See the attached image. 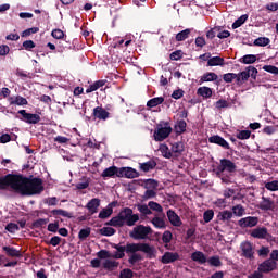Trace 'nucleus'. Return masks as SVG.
<instances>
[{"mask_svg":"<svg viewBox=\"0 0 278 278\" xmlns=\"http://www.w3.org/2000/svg\"><path fill=\"white\" fill-rule=\"evenodd\" d=\"M9 190L21 194V197H34V194H42L45 186H42L41 178H29L23 174L11 173Z\"/></svg>","mask_w":278,"mask_h":278,"instance_id":"f257e3e1","label":"nucleus"},{"mask_svg":"<svg viewBox=\"0 0 278 278\" xmlns=\"http://www.w3.org/2000/svg\"><path fill=\"white\" fill-rule=\"evenodd\" d=\"M140 252L146 254L147 260H155V253H157L155 247L149 243H127V255H130L128 263L131 264V266H135V264H138V262H142L144 260Z\"/></svg>","mask_w":278,"mask_h":278,"instance_id":"f03ea898","label":"nucleus"},{"mask_svg":"<svg viewBox=\"0 0 278 278\" xmlns=\"http://www.w3.org/2000/svg\"><path fill=\"white\" fill-rule=\"evenodd\" d=\"M238 172V165L233 163V161L229 159H220L219 164L214 169V173L218 179H220L222 184H233V177H236V173Z\"/></svg>","mask_w":278,"mask_h":278,"instance_id":"7ed1b4c3","label":"nucleus"},{"mask_svg":"<svg viewBox=\"0 0 278 278\" xmlns=\"http://www.w3.org/2000/svg\"><path fill=\"white\" fill-rule=\"evenodd\" d=\"M138 220H140V215L134 214V210L130 207H125L117 216L112 217L106 225L110 227H125V225H127V227H134Z\"/></svg>","mask_w":278,"mask_h":278,"instance_id":"20e7f679","label":"nucleus"},{"mask_svg":"<svg viewBox=\"0 0 278 278\" xmlns=\"http://www.w3.org/2000/svg\"><path fill=\"white\" fill-rule=\"evenodd\" d=\"M173 134V127H170V123L161 122L156 125V129L154 130V140L155 142H164L168 136Z\"/></svg>","mask_w":278,"mask_h":278,"instance_id":"39448f33","label":"nucleus"},{"mask_svg":"<svg viewBox=\"0 0 278 278\" xmlns=\"http://www.w3.org/2000/svg\"><path fill=\"white\" fill-rule=\"evenodd\" d=\"M153 235V228L151 226H144L142 224L137 225L129 232L132 240H149V236Z\"/></svg>","mask_w":278,"mask_h":278,"instance_id":"423d86ee","label":"nucleus"},{"mask_svg":"<svg viewBox=\"0 0 278 278\" xmlns=\"http://www.w3.org/2000/svg\"><path fill=\"white\" fill-rule=\"evenodd\" d=\"M250 236L252 238H256L257 240H266L267 242H275V237L268 232V228L266 227H257L254 228Z\"/></svg>","mask_w":278,"mask_h":278,"instance_id":"0eeeda50","label":"nucleus"},{"mask_svg":"<svg viewBox=\"0 0 278 278\" xmlns=\"http://www.w3.org/2000/svg\"><path fill=\"white\" fill-rule=\"evenodd\" d=\"M17 114H21V116L16 115L15 118H18V121H23L28 125H38V123H40V115L38 114L27 113L26 110H20Z\"/></svg>","mask_w":278,"mask_h":278,"instance_id":"6e6552de","label":"nucleus"},{"mask_svg":"<svg viewBox=\"0 0 278 278\" xmlns=\"http://www.w3.org/2000/svg\"><path fill=\"white\" fill-rule=\"evenodd\" d=\"M241 255L245 257V260H254L255 251H253V243L250 241L242 242L240 245Z\"/></svg>","mask_w":278,"mask_h":278,"instance_id":"1a4fd4ad","label":"nucleus"},{"mask_svg":"<svg viewBox=\"0 0 278 278\" xmlns=\"http://www.w3.org/2000/svg\"><path fill=\"white\" fill-rule=\"evenodd\" d=\"M136 179L140 177V173L132 167H119L118 178Z\"/></svg>","mask_w":278,"mask_h":278,"instance_id":"9d476101","label":"nucleus"},{"mask_svg":"<svg viewBox=\"0 0 278 278\" xmlns=\"http://www.w3.org/2000/svg\"><path fill=\"white\" fill-rule=\"evenodd\" d=\"M260 223V218L255 216H248L239 219L238 225L242 229L251 228V227H257V224Z\"/></svg>","mask_w":278,"mask_h":278,"instance_id":"9b49d317","label":"nucleus"},{"mask_svg":"<svg viewBox=\"0 0 278 278\" xmlns=\"http://www.w3.org/2000/svg\"><path fill=\"white\" fill-rule=\"evenodd\" d=\"M273 270H277V262L273 258L265 260L258 265L260 273H273Z\"/></svg>","mask_w":278,"mask_h":278,"instance_id":"f8f14e48","label":"nucleus"},{"mask_svg":"<svg viewBox=\"0 0 278 278\" xmlns=\"http://www.w3.org/2000/svg\"><path fill=\"white\" fill-rule=\"evenodd\" d=\"M210 144H217L218 147H222V149L229 150V142L225 140V138L218 136V135H213L208 138Z\"/></svg>","mask_w":278,"mask_h":278,"instance_id":"ddd939ff","label":"nucleus"},{"mask_svg":"<svg viewBox=\"0 0 278 278\" xmlns=\"http://www.w3.org/2000/svg\"><path fill=\"white\" fill-rule=\"evenodd\" d=\"M121 172V167L117 166H111L105 168L102 174L101 177L102 179H114L115 177H118V173Z\"/></svg>","mask_w":278,"mask_h":278,"instance_id":"4468645a","label":"nucleus"},{"mask_svg":"<svg viewBox=\"0 0 278 278\" xmlns=\"http://www.w3.org/2000/svg\"><path fill=\"white\" fill-rule=\"evenodd\" d=\"M167 218L173 227H181V225H184L181 217H179V215H177V213L173 210L167 211Z\"/></svg>","mask_w":278,"mask_h":278,"instance_id":"2eb2a0df","label":"nucleus"},{"mask_svg":"<svg viewBox=\"0 0 278 278\" xmlns=\"http://www.w3.org/2000/svg\"><path fill=\"white\" fill-rule=\"evenodd\" d=\"M179 260V253L177 252H165L161 258L162 264H173Z\"/></svg>","mask_w":278,"mask_h":278,"instance_id":"dca6fc26","label":"nucleus"},{"mask_svg":"<svg viewBox=\"0 0 278 278\" xmlns=\"http://www.w3.org/2000/svg\"><path fill=\"white\" fill-rule=\"evenodd\" d=\"M260 210L264 212H268L270 210H275V202L270 200V198L262 197V201L258 205Z\"/></svg>","mask_w":278,"mask_h":278,"instance_id":"f3484780","label":"nucleus"},{"mask_svg":"<svg viewBox=\"0 0 278 278\" xmlns=\"http://www.w3.org/2000/svg\"><path fill=\"white\" fill-rule=\"evenodd\" d=\"M93 116L99 118V121H108L110 118V112L101 106H97L93 109Z\"/></svg>","mask_w":278,"mask_h":278,"instance_id":"a211bd4d","label":"nucleus"},{"mask_svg":"<svg viewBox=\"0 0 278 278\" xmlns=\"http://www.w3.org/2000/svg\"><path fill=\"white\" fill-rule=\"evenodd\" d=\"M111 247H112V249L117 250V252L114 254L115 260H123V257H125V253H127V243H126V245L113 243V244H111Z\"/></svg>","mask_w":278,"mask_h":278,"instance_id":"6ab92c4d","label":"nucleus"},{"mask_svg":"<svg viewBox=\"0 0 278 278\" xmlns=\"http://www.w3.org/2000/svg\"><path fill=\"white\" fill-rule=\"evenodd\" d=\"M155 166H157V162L150 160L144 163H139V170L142 173H150V170H154Z\"/></svg>","mask_w":278,"mask_h":278,"instance_id":"aec40b11","label":"nucleus"},{"mask_svg":"<svg viewBox=\"0 0 278 278\" xmlns=\"http://www.w3.org/2000/svg\"><path fill=\"white\" fill-rule=\"evenodd\" d=\"M2 251L8 255V257H23V252L16 250L14 247L4 245Z\"/></svg>","mask_w":278,"mask_h":278,"instance_id":"412c9836","label":"nucleus"},{"mask_svg":"<svg viewBox=\"0 0 278 278\" xmlns=\"http://www.w3.org/2000/svg\"><path fill=\"white\" fill-rule=\"evenodd\" d=\"M100 205L101 200H99L98 198H93L87 203L86 207L87 210H89V212H91V214H97Z\"/></svg>","mask_w":278,"mask_h":278,"instance_id":"4be33fe9","label":"nucleus"},{"mask_svg":"<svg viewBox=\"0 0 278 278\" xmlns=\"http://www.w3.org/2000/svg\"><path fill=\"white\" fill-rule=\"evenodd\" d=\"M205 81H218V74L214 72H206L200 78V84H205Z\"/></svg>","mask_w":278,"mask_h":278,"instance_id":"5701e85b","label":"nucleus"},{"mask_svg":"<svg viewBox=\"0 0 278 278\" xmlns=\"http://www.w3.org/2000/svg\"><path fill=\"white\" fill-rule=\"evenodd\" d=\"M12 174L0 176V190H10Z\"/></svg>","mask_w":278,"mask_h":278,"instance_id":"b1692460","label":"nucleus"},{"mask_svg":"<svg viewBox=\"0 0 278 278\" xmlns=\"http://www.w3.org/2000/svg\"><path fill=\"white\" fill-rule=\"evenodd\" d=\"M191 260L198 262V264H205L207 262V256L201 251H195L191 254Z\"/></svg>","mask_w":278,"mask_h":278,"instance_id":"393cba45","label":"nucleus"},{"mask_svg":"<svg viewBox=\"0 0 278 278\" xmlns=\"http://www.w3.org/2000/svg\"><path fill=\"white\" fill-rule=\"evenodd\" d=\"M105 84H108V80H105V79L97 80L94 84L90 85L86 89V93L90 94V92H96V90H99V88H103V86H105Z\"/></svg>","mask_w":278,"mask_h":278,"instance_id":"a878e982","label":"nucleus"},{"mask_svg":"<svg viewBox=\"0 0 278 278\" xmlns=\"http://www.w3.org/2000/svg\"><path fill=\"white\" fill-rule=\"evenodd\" d=\"M206 66H225V59L222 56H211Z\"/></svg>","mask_w":278,"mask_h":278,"instance_id":"bb28decb","label":"nucleus"},{"mask_svg":"<svg viewBox=\"0 0 278 278\" xmlns=\"http://www.w3.org/2000/svg\"><path fill=\"white\" fill-rule=\"evenodd\" d=\"M186 127H188V124L186 123V121H184V119L177 121V123L174 127L177 136H181V134H185Z\"/></svg>","mask_w":278,"mask_h":278,"instance_id":"cd10ccee","label":"nucleus"},{"mask_svg":"<svg viewBox=\"0 0 278 278\" xmlns=\"http://www.w3.org/2000/svg\"><path fill=\"white\" fill-rule=\"evenodd\" d=\"M197 94L199 97H203V99H211V97H212V88H210V87H200L197 90Z\"/></svg>","mask_w":278,"mask_h":278,"instance_id":"c85d7f7f","label":"nucleus"},{"mask_svg":"<svg viewBox=\"0 0 278 278\" xmlns=\"http://www.w3.org/2000/svg\"><path fill=\"white\" fill-rule=\"evenodd\" d=\"M10 105H27V99L21 96H16L15 98H9Z\"/></svg>","mask_w":278,"mask_h":278,"instance_id":"c756f323","label":"nucleus"},{"mask_svg":"<svg viewBox=\"0 0 278 278\" xmlns=\"http://www.w3.org/2000/svg\"><path fill=\"white\" fill-rule=\"evenodd\" d=\"M190 34H192V29L186 28L176 35V41L184 42V40H188V38H190Z\"/></svg>","mask_w":278,"mask_h":278,"instance_id":"7c9ffc66","label":"nucleus"},{"mask_svg":"<svg viewBox=\"0 0 278 278\" xmlns=\"http://www.w3.org/2000/svg\"><path fill=\"white\" fill-rule=\"evenodd\" d=\"M146 190H157L160 182L153 178L146 179L143 181Z\"/></svg>","mask_w":278,"mask_h":278,"instance_id":"2f4dec72","label":"nucleus"},{"mask_svg":"<svg viewBox=\"0 0 278 278\" xmlns=\"http://www.w3.org/2000/svg\"><path fill=\"white\" fill-rule=\"evenodd\" d=\"M186 151V146L184 142L178 141L172 144V153H176V155H181V152Z\"/></svg>","mask_w":278,"mask_h":278,"instance_id":"473e14b6","label":"nucleus"},{"mask_svg":"<svg viewBox=\"0 0 278 278\" xmlns=\"http://www.w3.org/2000/svg\"><path fill=\"white\" fill-rule=\"evenodd\" d=\"M48 223L49 218H39L31 223L30 229H42Z\"/></svg>","mask_w":278,"mask_h":278,"instance_id":"72a5a7b5","label":"nucleus"},{"mask_svg":"<svg viewBox=\"0 0 278 278\" xmlns=\"http://www.w3.org/2000/svg\"><path fill=\"white\" fill-rule=\"evenodd\" d=\"M52 216H63L64 218H73V213L62 208H54L51 211Z\"/></svg>","mask_w":278,"mask_h":278,"instance_id":"f704fd0d","label":"nucleus"},{"mask_svg":"<svg viewBox=\"0 0 278 278\" xmlns=\"http://www.w3.org/2000/svg\"><path fill=\"white\" fill-rule=\"evenodd\" d=\"M247 21H249V15L248 14L241 15L239 18H237L232 23V29H238V27H242V25H244Z\"/></svg>","mask_w":278,"mask_h":278,"instance_id":"c9c22d12","label":"nucleus"},{"mask_svg":"<svg viewBox=\"0 0 278 278\" xmlns=\"http://www.w3.org/2000/svg\"><path fill=\"white\" fill-rule=\"evenodd\" d=\"M244 81H249V72L245 68V71L237 74V86H242Z\"/></svg>","mask_w":278,"mask_h":278,"instance_id":"e433bc0d","label":"nucleus"},{"mask_svg":"<svg viewBox=\"0 0 278 278\" xmlns=\"http://www.w3.org/2000/svg\"><path fill=\"white\" fill-rule=\"evenodd\" d=\"M164 103V97L152 98L147 102V108H157Z\"/></svg>","mask_w":278,"mask_h":278,"instance_id":"4c0bfd02","label":"nucleus"},{"mask_svg":"<svg viewBox=\"0 0 278 278\" xmlns=\"http://www.w3.org/2000/svg\"><path fill=\"white\" fill-rule=\"evenodd\" d=\"M151 223L156 229H166V222L162 217H154Z\"/></svg>","mask_w":278,"mask_h":278,"instance_id":"58836bf2","label":"nucleus"},{"mask_svg":"<svg viewBox=\"0 0 278 278\" xmlns=\"http://www.w3.org/2000/svg\"><path fill=\"white\" fill-rule=\"evenodd\" d=\"M240 62L242 64H255L257 56L255 54H247L241 58Z\"/></svg>","mask_w":278,"mask_h":278,"instance_id":"ea45409f","label":"nucleus"},{"mask_svg":"<svg viewBox=\"0 0 278 278\" xmlns=\"http://www.w3.org/2000/svg\"><path fill=\"white\" fill-rule=\"evenodd\" d=\"M270 39L268 37H258L254 40V47H268Z\"/></svg>","mask_w":278,"mask_h":278,"instance_id":"a19ab883","label":"nucleus"},{"mask_svg":"<svg viewBox=\"0 0 278 278\" xmlns=\"http://www.w3.org/2000/svg\"><path fill=\"white\" fill-rule=\"evenodd\" d=\"M206 262L210 264V266H215V268L223 266V262L218 255L211 256L208 260H206Z\"/></svg>","mask_w":278,"mask_h":278,"instance_id":"79ce46f5","label":"nucleus"},{"mask_svg":"<svg viewBox=\"0 0 278 278\" xmlns=\"http://www.w3.org/2000/svg\"><path fill=\"white\" fill-rule=\"evenodd\" d=\"M137 210L138 212H140V214H143V216H151V214H153V212L147 204H138Z\"/></svg>","mask_w":278,"mask_h":278,"instance_id":"37998d69","label":"nucleus"},{"mask_svg":"<svg viewBox=\"0 0 278 278\" xmlns=\"http://www.w3.org/2000/svg\"><path fill=\"white\" fill-rule=\"evenodd\" d=\"M218 218H219V220H223L224 223H225V220H231V218H233V212H231V211L219 212Z\"/></svg>","mask_w":278,"mask_h":278,"instance_id":"c03bdc74","label":"nucleus"},{"mask_svg":"<svg viewBox=\"0 0 278 278\" xmlns=\"http://www.w3.org/2000/svg\"><path fill=\"white\" fill-rule=\"evenodd\" d=\"M114 233H116V229L112 228V227H103L99 230V235L100 236H114Z\"/></svg>","mask_w":278,"mask_h":278,"instance_id":"a18cd8bd","label":"nucleus"},{"mask_svg":"<svg viewBox=\"0 0 278 278\" xmlns=\"http://www.w3.org/2000/svg\"><path fill=\"white\" fill-rule=\"evenodd\" d=\"M266 190L269 192H278V180H271L265 184Z\"/></svg>","mask_w":278,"mask_h":278,"instance_id":"49530a36","label":"nucleus"},{"mask_svg":"<svg viewBox=\"0 0 278 278\" xmlns=\"http://www.w3.org/2000/svg\"><path fill=\"white\" fill-rule=\"evenodd\" d=\"M114 210L112 207H108V208H103L102 211H100L98 218H110L111 214H113Z\"/></svg>","mask_w":278,"mask_h":278,"instance_id":"de8ad7c7","label":"nucleus"},{"mask_svg":"<svg viewBox=\"0 0 278 278\" xmlns=\"http://www.w3.org/2000/svg\"><path fill=\"white\" fill-rule=\"evenodd\" d=\"M157 197V192H155V189H147L143 193L144 201H148V199H155Z\"/></svg>","mask_w":278,"mask_h":278,"instance_id":"09e8293b","label":"nucleus"},{"mask_svg":"<svg viewBox=\"0 0 278 278\" xmlns=\"http://www.w3.org/2000/svg\"><path fill=\"white\" fill-rule=\"evenodd\" d=\"M38 31H40L39 27L27 28L22 33V38H27L31 36V34H38Z\"/></svg>","mask_w":278,"mask_h":278,"instance_id":"8fccbe9b","label":"nucleus"},{"mask_svg":"<svg viewBox=\"0 0 278 278\" xmlns=\"http://www.w3.org/2000/svg\"><path fill=\"white\" fill-rule=\"evenodd\" d=\"M232 214H235V216H244V206H242V204H238L236 206H232Z\"/></svg>","mask_w":278,"mask_h":278,"instance_id":"3c124183","label":"nucleus"},{"mask_svg":"<svg viewBox=\"0 0 278 278\" xmlns=\"http://www.w3.org/2000/svg\"><path fill=\"white\" fill-rule=\"evenodd\" d=\"M216 110H225L226 108H229V102L225 99H219L215 102Z\"/></svg>","mask_w":278,"mask_h":278,"instance_id":"603ef678","label":"nucleus"},{"mask_svg":"<svg viewBox=\"0 0 278 278\" xmlns=\"http://www.w3.org/2000/svg\"><path fill=\"white\" fill-rule=\"evenodd\" d=\"M238 74L236 73H227L223 75V79L226 84H231L233 79L237 80Z\"/></svg>","mask_w":278,"mask_h":278,"instance_id":"864d4df0","label":"nucleus"},{"mask_svg":"<svg viewBox=\"0 0 278 278\" xmlns=\"http://www.w3.org/2000/svg\"><path fill=\"white\" fill-rule=\"evenodd\" d=\"M148 207H150V210H153V212H164V208L162 207V205L154 201H150L148 203Z\"/></svg>","mask_w":278,"mask_h":278,"instance_id":"5fc2aeb1","label":"nucleus"},{"mask_svg":"<svg viewBox=\"0 0 278 278\" xmlns=\"http://www.w3.org/2000/svg\"><path fill=\"white\" fill-rule=\"evenodd\" d=\"M60 229V220H54V223H50L48 225V231H50L51 233H58Z\"/></svg>","mask_w":278,"mask_h":278,"instance_id":"6e6d98bb","label":"nucleus"},{"mask_svg":"<svg viewBox=\"0 0 278 278\" xmlns=\"http://www.w3.org/2000/svg\"><path fill=\"white\" fill-rule=\"evenodd\" d=\"M90 227L80 229V231L78 232V238L79 240H86V238L90 237Z\"/></svg>","mask_w":278,"mask_h":278,"instance_id":"4d7b16f0","label":"nucleus"},{"mask_svg":"<svg viewBox=\"0 0 278 278\" xmlns=\"http://www.w3.org/2000/svg\"><path fill=\"white\" fill-rule=\"evenodd\" d=\"M213 218H214V211L213 210H207L203 213L204 223H212Z\"/></svg>","mask_w":278,"mask_h":278,"instance_id":"13d9d810","label":"nucleus"},{"mask_svg":"<svg viewBox=\"0 0 278 278\" xmlns=\"http://www.w3.org/2000/svg\"><path fill=\"white\" fill-rule=\"evenodd\" d=\"M5 229L9 231V233H16V231H20L21 227H18V224L9 223L5 226Z\"/></svg>","mask_w":278,"mask_h":278,"instance_id":"bf43d9fd","label":"nucleus"},{"mask_svg":"<svg viewBox=\"0 0 278 278\" xmlns=\"http://www.w3.org/2000/svg\"><path fill=\"white\" fill-rule=\"evenodd\" d=\"M238 140H249L251 138V130H241L237 134Z\"/></svg>","mask_w":278,"mask_h":278,"instance_id":"052dcab7","label":"nucleus"},{"mask_svg":"<svg viewBox=\"0 0 278 278\" xmlns=\"http://www.w3.org/2000/svg\"><path fill=\"white\" fill-rule=\"evenodd\" d=\"M162 240L164 244H170V241L173 240V232H170L169 230L164 231Z\"/></svg>","mask_w":278,"mask_h":278,"instance_id":"680f3d73","label":"nucleus"},{"mask_svg":"<svg viewBox=\"0 0 278 278\" xmlns=\"http://www.w3.org/2000/svg\"><path fill=\"white\" fill-rule=\"evenodd\" d=\"M52 38H55V40H62L64 38V31L60 28L53 29L51 33Z\"/></svg>","mask_w":278,"mask_h":278,"instance_id":"e2e57ef3","label":"nucleus"},{"mask_svg":"<svg viewBox=\"0 0 278 278\" xmlns=\"http://www.w3.org/2000/svg\"><path fill=\"white\" fill-rule=\"evenodd\" d=\"M263 71L270 73L271 75H278V67L275 65H264Z\"/></svg>","mask_w":278,"mask_h":278,"instance_id":"0e129e2a","label":"nucleus"},{"mask_svg":"<svg viewBox=\"0 0 278 278\" xmlns=\"http://www.w3.org/2000/svg\"><path fill=\"white\" fill-rule=\"evenodd\" d=\"M119 278H134V270L126 268L119 273Z\"/></svg>","mask_w":278,"mask_h":278,"instance_id":"69168bd1","label":"nucleus"},{"mask_svg":"<svg viewBox=\"0 0 278 278\" xmlns=\"http://www.w3.org/2000/svg\"><path fill=\"white\" fill-rule=\"evenodd\" d=\"M181 58H184V52L181 50H176L169 55V59L173 61L181 60Z\"/></svg>","mask_w":278,"mask_h":278,"instance_id":"338daca9","label":"nucleus"},{"mask_svg":"<svg viewBox=\"0 0 278 278\" xmlns=\"http://www.w3.org/2000/svg\"><path fill=\"white\" fill-rule=\"evenodd\" d=\"M245 70L249 73V77H252V79H257V68L253 66H248Z\"/></svg>","mask_w":278,"mask_h":278,"instance_id":"774afa93","label":"nucleus"}]
</instances>
